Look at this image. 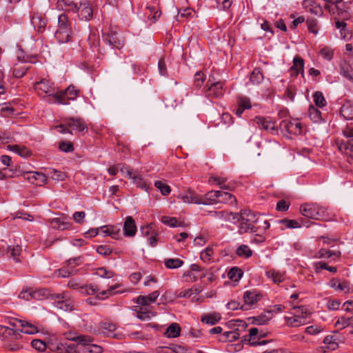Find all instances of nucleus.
Instances as JSON below:
<instances>
[{
	"label": "nucleus",
	"mask_w": 353,
	"mask_h": 353,
	"mask_svg": "<svg viewBox=\"0 0 353 353\" xmlns=\"http://www.w3.org/2000/svg\"><path fill=\"white\" fill-rule=\"evenodd\" d=\"M216 215L223 216L225 214L228 216L229 220L232 219L234 223L238 222L239 232V234L248 232H261L263 233L270 228V224L263 223V225H257L256 223H259L258 214L250 210H242L239 213L225 212L224 211L214 212Z\"/></svg>",
	"instance_id": "nucleus-1"
},
{
	"label": "nucleus",
	"mask_w": 353,
	"mask_h": 353,
	"mask_svg": "<svg viewBox=\"0 0 353 353\" xmlns=\"http://www.w3.org/2000/svg\"><path fill=\"white\" fill-rule=\"evenodd\" d=\"M102 41L103 44H101L99 36L94 33H90L88 36V41L90 48L93 52L98 53V58L100 55L104 56L110 50L114 49L121 50L125 44L123 37L112 30L103 33Z\"/></svg>",
	"instance_id": "nucleus-2"
},
{
	"label": "nucleus",
	"mask_w": 353,
	"mask_h": 353,
	"mask_svg": "<svg viewBox=\"0 0 353 353\" xmlns=\"http://www.w3.org/2000/svg\"><path fill=\"white\" fill-rule=\"evenodd\" d=\"M33 88L37 95L41 98L52 97L54 101H51L50 99V103L60 102L59 100L61 99V95L58 94L59 90L54 86V83L49 79L41 78L34 83Z\"/></svg>",
	"instance_id": "nucleus-3"
},
{
	"label": "nucleus",
	"mask_w": 353,
	"mask_h": 353,
	"mask_svg": "<svg viewBox=\"0 0 353 353\" xmlns=\"http://www.w3.org/2000/svg\"><path fill=\"white\" fill-rule=\"evenodd\" d=\"M301 214L307 218L327 221L330 219L327 209L316 203H305L300 206Z\"/></svg>",
	"instance_id": "nucleus-4"
},
{
	"label": "nucleus",
	"mask_w": 353,
	"mask_h": 353,
	"mask_svg": "<svg viewBox=\"0 0 353 353\" xmlns=\"http://www.w3.org/2000/svg\"><path fill=\"white\" fill-rule=\"evenodd\" d=\"M343 134L347 140L336 139L335 144L341 153L350 158L348 161L352 163H353V128L347 126L343 130Z\"/></svg>",
	"instance_id": "nucleus-5"
},
{
	"label": "nucleus",
	"mask_w": 353,
	"mask_h": 353,
	"mask_svg": "<svg viewBox=\"0 0 353 353\" xmlns=\"http://www.w3.org/2000/svg\"><path fill=\"white\" fill-rule=\"evenodd\" d=\"M280 128L289 135H299L302 133L303 126L298 119H287L280 123Z\"/></svg>",
	"instance_id": "nucleus-6"
},
{
	"label": "nucleus",
	"mask_w": 353,
	"mask_h": 353,
	"mask_svg": "<svg viewBox=\"0 0 353 353\" xmlns=\"http://www.w3.org/2000/svg\"><path fill=\"white\" fill-rule=\"evenodd\" d=\"M52 299L54 300L55 306L60 310L65 312L74 310V303L68 298L65 292L53 294Z\"/></svg>",
	"instance_id": "nucleus-7"
},
{
	"label": "nucleus",
	"mask_w": 353,
	"mask_h": 353,
	"mask_svg": "<svg viewBox=\"0 0 353 353\" xmlns=\"http://www.w3.org/2000/svg\"><path fill=\"white\" fill-rule=\"evenodd\" d=\"M80 92V90L78 89L74 85H70L67 88L64 90H58V94L61 95V99H60V102H56L58 104L62 105H68L69 100H75Z\"/></svg>",
	"instance_id": "nucleus-8"
},
{
	"label": "nucleus",
	"mask_w": 353,
	"mask_h": 353,
	"mask_svg": "<svg viewBox=\"0 0 353 353\" xmlns=\"http://www.w3.org/2000/svg\"><path fill=\"white\" fill-rule=\"evenodd\" d=\"M225 81L212 83L205 90V96L209 99H217L223 96Z\"/></svg>",
	"instance_id": "nucleus-9"
},
{
	"label": "nucleus",
	"mask_w": 353,
	"mask_h": 353,
	"mask_svg": "<svg viewBox=\"0 0 353 353\" xmlns=\"http://www.w3.org/2000/svg\"><path fill=\"white\" fill-rule=\"evenodd\" d=\"M31 23L33 26L34 30L39 33H43L45 32L48 19L46 17L39 12H34L30 16Z\"/></svg>",
	"instance_id": "nucleus-10"
},
{
	"label": "nucleus",
	"mask_w": 353,
	"mask_h": 353,
	"mask_svg": "<svg viewBox=\"0 0 353 353\" xmlns=\"http://www.w3.org/2000/svg\"><path fill=\"white\" fill-rule=\"evenodd\" d=\"M254 122L257 124L259 128L263 129L272 134H274L277 132L275 122L269 117H255Z\"/></svg>",
	"instance_id": "nucleus-11"
},
{
	"label": "nucleus",
	"mask_w": 353,
	"mask_h": 353,
	"mask_svg": "<svg viewBox=\"0 0 353 353\" xmlns=\"http://www.w3.org/2000/svg\"><path fill=\"white\" fill-rule=\"evenodd\" d=\"M79 18L81 20L88 21L92 18L93 10L90 3L88 1L81 2L77 7Z\"/></svg>",
	"instance_id": "nucleus-12"
},
{
	"label": "nucleus",
	"mask_w": 353,
	"mask_h": 353,
	"mask_svg": "<svg viewBox=\"0 0 353 353\" xmlns=\"http://www.w3.org/2000/svg\"><path fill=\"white\" fill-rule=\"evenodd\" d=\"M1 339H13L19 340L21 338V334L19 332L18 330H14L12 327L8 326L1 325Z\"/></svg>",
	"instance_id": "nucleus-13"
},
{
	"label": "nucleus",
	"mask_w": 353,
	"mask_h": 353,
	"mask_svg": "<svg viewBox=\"0 0 353 353\" xmlns=\"http://www.w3.org/2000/svg\"><path fill=\"white\" fill-rule=\"evenodd\" d=\"M258 334L259 330L256 327H252L249 330V334L244 336L241 341L243 343H248L250 345L253 347L265 345L270 342V341L268 340H263L260 341H252L254 339V337L258 335Z\"/></svg>",
	"instance_id": "nucleus-14"
},
{
	"label": "nucleus",
	"mask_w": 353,
	"mask_h": 353,
	"mask_svg": "<svg viewBox=\"0 0 353 353\" xmlns=\"http://www.w3.org/2000/svg\"><path fill=\"white\" fill-rule=\"evenodd\" d=\"M159 294L160 292L156 290L146 296L140 295L137 298L136 303L141 307H146L154 303Z\"/></svg>",
	"instance_id": "nucleus-15"
},
{
	"label": "nucleus",
	"mask_w": 353,
	"mask_h": 353,
	"mask_svg": "<svg viewBox=\"0 0 353 353\" xmlns=\"http://www.w3.org/2000/svg\"><path fill=\"white\" fill-rule=\"evenodd\" d=\"M302 5L307 12L315 15L321 16L323 13L321 6L314 0H303Z\"/></svg>",
	"instance_id": "nucleus-16"
},
{
	"label": "nucleus",
	"mask_w": 353,
	"mask_h": 353,
	"mask_svg": "<svg viewBox=\"0 0 353 353\" xmlns=\"http://www.w3.org/2000/svg\"><path fill=\"white\" fill-rule=\"evenodd\" d=\"M261 294L256 290H248L244 292L243 300L245 307L251 306L261 300Z\"/></svg>",
	"instance_id": "nucleus-17"
},
{
	"label": "nucleus",
	"mask_w": 353,
	"mask_h": 353,
	"mask_svg": "<svg viewBox=\"0 0 353 353\" xmlns=\"http://www.w3.org/2000/svg\"><path fill=\"white\" fill-rule=\"evenodd\" d=\"M137 225L134 219L128 216L125 218L123 224V234L127 237H132L137 233Z\"/></svg>",
	"instance_id": "nucleus-18"
},
{
	"label": "nucleus",
	"mask_w": 353,
	"mask_h": 353,
	"mask_svg": "<svg viewBox=\"0 0 353 353\" xmlns=\"http://www.w3.org/2000/svg\"><path fill=\"white\" fill-rule=\"evenodd\" d=\"M304 60L299 55H296L293 59V65L290 68L291 74L297 77L299 73L304 74Z\"/></svg>",
	"instance_id": "nucleus-19"
},
{
	"label": "nucleus",
	"mask_w": 353,
	"mask_h": 353,
	"mask_svg": "<svg viewBox=\"0 0 353 353\" xmlns=\"http://www.w3.org/2000/svg\"><path fill=\"white\" fill-rule=\"evenodd\" d=\"M220 191L211 190L202 196V204L205 205L219 203Z\"/></svg>",
	"instance_id": "nucleus-20"
},
{
	"label": "nucleus",
	"mask_w": 353,
	"mask_h": 353,
	"mask_svg": "<svg viewBox=\"0 0 353 353\" xmlns=\"http://www.w3.org/2000/svg\"><path fill=\"white\" fill-rule=\"evenodd\" d=\"M46 291L47 290L46 289H40L32 292L29 290H22L20 292L19 297L27 301L32 299H40L41 296H45L46 295Z\"/></svg>",
	"instance_id": "nucleus-21"
},
{
	"label": "nucleus",
	"mask_w": 353,
	"mask_h": 353,
	"mask_svg": "<svg viewBox=\"0 0 353 353\" xmlns=\"http://www.w3.org/2000/svg\"><path fill=\"white\" fill-rule=\"evenodd\" d=\"M67 125L73 130H77L79 132L88 131L87 125L81 118L71 117L69 119Z\"/></svg>",
	"instance_id": "nucleus-22"
},
{
	"label": "nucleus",
	"mask_w": 353,
	"mask_h": 353,
	"mask_svg": "<svg viewBox=\"0 0 353 353\" xmlns=\"http://www.w3.org/2000/svg\"><path fill=\"white\" fill-rule=\"evenodd\" d=\"M54 37L59 43H67L71 38V30L70 28H59L56 31Z\"/></svg>",
	"instance_id": "nucleus-23"
},
{
	"label": "nucleus",
	"mask_w": 353,
	"mask_h": 353,
	"mask_svg": "<svg viewBox=\"0 0 353 353\" xmlns=\"http://www.w3.org/2000/svg\"><path fill=\"white\" fill-rule=\"evenodd\" d=\"M340 74L345 79L353 81V68L347 61H341L339 65Z\"/></svg>",
	"instance_id": "nucleus-24"
},
{
	"label": "nucleus",
	"mask_w": 353,
	"mask_h": 353,
	"mask_svg": "<svg viewBox=\"0 0 353 353\" xmlns=\"http://www.w3.org/2000/svg\"><path fill=\"white\" fill-rule=\"evenodd\" d=\"M335 26L340 30L341 36L344 39H349L352 37V33L347 29V23L344 21H340L339 19H334Z\"/></svg>",
	"instance_id": "nucleus-25"
},
{
	"label": "nucleus",
	"mask_w": 353,
	"mask_h": 353,
	"mask_svg": "<svg viewBox=\"0 0 353 353\" xmlns=\"http://www.w3.org/2000/svg\"><path fill=\"white\" fill-rule=\"evenodd\" d=\"M221 319V314L217 312L203 314L201 316V321L205 324L211 325L216 324Z\"/></svg>",
	"instance_id": "nucleus-26"
},
{
	"label": "nucleus",
	"mask_w": 353,
	"mask_h": 353,
	"mask_svg": "<svg viewBox=\"0 0 353 353\" xmlns=\"http://www.w3.org/2000/svg\"><path fill=\"white\" fill-rule=\"evenodd\" d=\"M19 323L21 330H19V332H23L28 334H34L39 332L37 327L29 322L26 321H18Z\"/></svg>",
	"instance_id": "nucleus-27"
},
{
	"label": "nucleus",
	"mask_w": 353,
	"mask_h": 353,
	"mask_svg": "<svg viewBox=\"0 0 353 353\" xmlns=\"http://www.w3.org/2000/svg\"><path fill=\"white\" fill-rule=\"evenodd\" d=\"M57 6L69 12H77L78 10L77 4L72 1L58 0Z\"/></svg>",
	"instance_id": "nucleus-28"
},
{
	"label": "nucleus",
	"mask_w": 353,
	"mask_h": 353,
	"mask_svg": "<svg viewBox=\"0 0 353 353\" xmlns=\"http://www.w3.org/2000/svg\"><path fill=\"white\" fill-rule=\"evenodd\" d=\"M100 328L102 332L108 336H114L113 332L116 330L117 326L114 323L109 321H104L100 323Z\"/></svg>",
	"instance_id": "nucleus-29"
},
{
	"label": "nucleus",
	"mask_w": 353,
	"mask_h": 353,
	"mask_svg": "<svg viewBox=\"0 0 353 353\" xmlns=\"http://www.w3.org/2000/svg\"><path fill=\"white\" fill-rule=\"evenodd\" d=\"M7 252L10 254V257H12L17 263L21 262L19 258L22 252V248L20 245H8Z\"/></svg>",
	"instance_id": "nucleus-30"
},
{
	"label": "nucleus",
	"mask_w": 353,
	"mask_h": 353,
	"mask_svg": "<svg viewBox=\"0 0 353 353\" xmlns=\"http://www.w3.org/2000/svg\"><path fill=\"white\" fill-rule=\"evenodd\" d=\"M263 74L259 68H255L250 76V80L254 85H259L263 81Z\"/></svg>",
	"instance_id": "nucleus-31"
},
{
	"label": "nucleus",
	"mask_w": 353,
	"mask_h": 353,
	"mask_svg": "<svg viewBox=\"0 0 353 353\" xmlns=\"http://www.w3.org/2000/svg\"><path fill=\"white\" fill-rule=\"evenodd\" d=\"M236 199L233 194L227 192L220 191L219 203H224L233 205H236Z\"/></svg>",
	"instance_id": "nucleus-32"
},
{
	"label": "nucleus",
	"mask_w": 353,
	"mask_h": 353,
	"mask_svg": "<svg viewBox=\"0 0 353 353\" xmlns=\"http://www.w3.org/2000/svg\"><path fill=\"white\" fill-rule=\"evenodd\" d=\"M80 353H101L103 347L94 344H87V345H79Z\"/></svg>",
	"instance_id": "nucleus-33"
},
{
	"label": "nucleus",
	"mask_w": 353,
	"mask_h": 353,
	"mask_svg": "<svg viewBox=\"0 0 353 353\" xmlns=\"http://www.w3.org/2000/svg\"><path fill=\"white\" fill-rule=\"evenodd\" d=\"M341 115L346 120L353 119V105L350 103L343 104L340 109Z\"/></svg>",
	"instance_id": "nucleus-34"
},
{
	"label": "nucleus",
	"mask_w": 353,
	"mask_h": 353,
	"mask_svg": "<svg viewBox=\"0 0 353 353\" xmlns=\"http://www.w3.org/2000/svg\"><path fill=\"white\" fill-rule=\"evenodd\" d=\"M310 119L314 123H320L323 121L321 112L313 105H310L308 110Z\"/></svg>",
	"instance_id": "nucleus-35"
},
{
	"label": "nucleus",
	"mask_w": 353,
	"mask_h": 353,
	"mask_svg": "<svg viewBox=\"0 0 353 353\" xmlns=\"http://www.w3.org/2000/svg\"><path fill=\"white\" fill-rule=\"evenodd\" d=\"M181 327L176 323H171L167 328L165 334L168 337L175 338L180 335Z\"/></svg>",
	"instance_id": "nucleus-36"
},
{
	"label": "nucleus",
	"mask_w": 353,
	"mask_h": 353,
	"mask_svg": "<svg viewBox=\"0 0 353 353\" xmlns=\"http://www.w3.org/2000/svg\"><path fill=\"white\" fill-rule=\"evenodd\" d=\"M268 315L266 314H261L259 316H253V317L250 318V319L252 320V323L254 325H259L266 324L272 318L270 316L271 312H268Z\"/></svg>",
	"instance_id": "nucleus-37"
},
{
	"label": "nucleus",
	"mask_w": 353,
	"mask_h": 353,
	"mask_svg": "<svg viewBox=\"0 0 353 353\" xmlns=\"http://www.w3.org/2000/svg\"><path fill=\"white\" fill-rule=\"evenodd\" d=\"M100 290L98 286L93 284L83 285L81 288L80 293L83 295H94Z\"/></svg>",
	"instance_id": "nucleus-38"
},
{
	"label": "nucleus",
	"mask_w": 353,
	"mask_h": 353,
	"mask_svg": "<svg viewBox=\"0 0 353 353\" xmlns=\"http://www.w3.org/2000/svg\"><path fill=\"white\" fill-rule=\"evenodd\" d=\"M240 334L238 332V330L231 332H225L222 335L221 339H219L221 342H227V341H234L239 338Z\"/></svg>",
	"instance_id": "nucleus-39"
},
{
	"label": "nucleus",
	"mask_w": 353,
	"mask_h": 353,
	"mask_svg": "<svg viewBox=\"0 0 353 353\" xmlns=\"http://www.w3.org/2000/svg\"><path fill=\"white\" fill-rule=\"evenodd\" d=\"M323 343L326 345V347L331 350H335L339 347L336 339L332 335L326 336L323 339Z\"/></svg>",
	"instance_id": "nucleus-40"
},
{
	"label": "nucleus",
	"mask_w": 353,
	"mask_h": 353,
	"mask_svg": "<svg viewBox=\"0 0 353 353\" xmlns=\"http://www.w3.org/2000/svg\"><path fill=\"white\" fill-rule=\"evenodd\" d=\"M165 266L168 269H176L183 265V261L179 259H168L165 260Z\"/></svg>",
	"instance_id": "nucleus-41"
},
{
	"label": "nucleus",
	"mask_w": 353,
	"mask_h": 353,
	"mask_svg": "<svg viewBox=\"0 0 353 353\" xmlns=\"http://www.w3.org/2000/svg\"><path fill=\"white\" fill-rule=\"evenodd\" d=\"M266 275L269 279H271L274 283H280L284 281V275L275 270L268 271Z\"/></svg>",
	"instance_id": "nucleus-42"
},
{
	"label": "nucleus",
	"mask_w": 353,
	"mask_h": 353,
	"mask_svg": "<svg viewBox=\"0 0 353 353\" xmlns=\"http://www.w3.org/2000/svg\"><path fill=\"white\" fill-rule=\"evenodd\" d=\"M30 69V66L26 65H17L12 71V74L16 78L23 77Z\"/></svg>",
	"instance_id": "nucleus-43"
},
{
	"label": "nucleus",
	"mask_w": 353,
	"mask_h": 353,
	"mask_svg": "<svg viewBox=\"0 0 353 353\" xmlns=\"http://www.w3.org/2000/svg\"><path fill=\"white\" fill-rule=\"evenodd\" d=\"M236 253L239 256L244 257L245 259H248L252 255V250L247 245H240L237 248Z\"/></svg>",
	"instance_id": "nucleus-44"
},
{
	"label": "nucleus",
	"mask_w": 353,
	"mask_h": 353,
	"mask_svg": "<svg viewBox=\"0 0 353 353\" xmlns=\"http://www.w3.org/2000/svg\"><path fill=\"white\" fill-rule=\"evenodd\" d=\"M146 9L150 12L148 14V19H150L152 22H155L161 16V12L154 6H148L146 7Z\"/></svg>",
	"instance_id": "nucleus-45"
},
{
	"label": "nucleus",
	"mask_w": 353,
	"mask_h": 353,
	"mask_svg": "<svg viewBox=\"0 0 353 353\" xmlns=\"http://www.w3.org/2000/svg\"><path fill=\"white\" fill-rule=\"evenodd\" d=\"M335 326H340L341 329L348 326L353 327V316L352 317H344L339 318L335 323Z\"/></svg>",
	"instance_id": "nucleus-46"
},
{
	"label": "nucleus",
	"mask_w": 353,
	"mask_h": 353,
	"mask_svg": "<svg viewBox=\"0 0 353 353\" xmlns=\"http://www.w3.org/2000/svg\"><path fill=\"white\" fill-rule=\"evenodd\" d=\"M61 345L66 353H80V348L79 347L78 344L67 342L65 343H61Z\"/></svg>",
	"instance_id": "nucleus-47"
},
{
	"label": "nucleus",
	"mask_w": 353,
	"mask_h": 353,
	"mask_svg": "<svg viewBox=\"0 0 353 353\" xmlns=\"http://www.w3.org/2000/svg\"><path fill=\"white\" fill-rule=\"evenodd\" d=\"M315 105L319 108H323L326 105L325 99L321 92L316 91L313 94Z\"/></svg>",
	"instance_id": "nucleus-48"
},
{
	"label": "nucleus",
	"mask_w": 353,
	"mask_h": 353,
	"mask_svg": "<svg viewBox=\"0 0 353 353\" xmlns=\"http://www.w3.org/2000/svg\"><path fill=\"white\" fill-rule=\"evenodd\" d=\"M154 186L159 189L161 194L164 196L170 194L171 192L170 187L168 185L164 183L162 181H156L154 182Z\"/></svg>",
	"instance_id": "nucleus-49"
},
{
	"label": "nucleus",
	"mask_w": 353,
	"mask_h": 353,
	"mask_svg": "<svg viewBox=\"0 0 353 353\" xmlns=\"http://www.w3.org/2000/svg\"><path fill=\"white\" fill-rule=\"evenodd\" d=\"M52 227L55 229L64 230L68 229L70 224L69 223L62 222L60 219H54L51 221Z\"/></svg>",
	"instance_id": "nucleus-50"
},
{
	"label": "nucleus",
	"mask_w": 353,
	"mask_h": 353,
	"mask_svg": "<svg viewBox=\"0 0 353 353\" xmlns=\"http://www.w3.org/2000/svg\"><path fill=\"white\" fill-rule=\"evenodd\" d=\"M307 25L308 30L310 32L314 33V34H316L319 32V28H318V21L317 19L315 18H308L307 19Z\"/></svg>",
	"instance_id": "nucleus-51"
},
{
	"label": "nucleus",
	"mask_w": 353,
	"mask_h": 353,
	"mask_svg": "<svg viewBox=\"0 0 353 353\" xmlns=\"http://www.w3.org/2000/svg\"><path fill=\"white\" fill-rule=\"evenodd\" d=\"M74 270L68 265V267H63L55 272L58 277H69L73 274Z\"/></svg>",
	"instance_id": "nucleus-52"
},
{
	"label": "nucleus",
	"mask_w": 353,
	"mask_h": 353,
	"mask_svg": "<svg viewBox=\"0 0 353 353\" xmlns=\"http://www.w3.org/2000/svg\"><path fill=\"white\" fill-rule=\"evenodd\" d=\"M95 274L102 278H112L114 273L112 271L108 270L106 268L102 267L96 270Z\"/></svg>",
	"instance_id": "nucleus-53"
},
{
	"label": "nucleus",
	"mask_w": 353,
	"mask_h": 353,
	"mask_svg": "<svg viewBox=\"0 0 353 353\" xmlns=\"http://www.w3.org/2000/svg\"><path fill=\"white\" fill-rule=\"evenodd\" d=\"M238 105L242 108L250 109L251 108L250 99L247 97L240 96L237 98Z\"/></svg>",
	"instance_id": "nucleus-54"
},
{
	"label": "nucleus",
	"mask_w": 353,
	"mask_h": 353,
	"mask_svg": "<svg viewBox=\"0 0 353 353\" xmlns=\"http://www.w3.org/2000/svg\"><path fill=\"white\" fill-rule=\"evenodd\" d=\"M321 56L327 61H330L334 56V51L330 48L325 46L320 50Z\"/></svg>",
	"instance_id": "nucleus-55"
},
{
	"label": "nucleus",
	"mask_w": 353,
	"mask_h": 353,
	"mask_svg": "<svg viewBox=\"0 0 353 353\" xmlns=\"http://www.w3.org/2000/svg\"><path fill=\"white\" fill-rule=\"evenodd\" d=\"M243 275V271L236 267H234L230 269L229 271L228 276L230 279L237 280L240 279Z\"/></svg>",
	"instance_id": "nucleus-56"
},
{
	"label": "nucleus",
	"mask_w": 353,
	"mask_h": 353,
	"mask_svg": "<svg viewBox=\"0 0 353 353\" xmlns=\"http://www.w3.org/2000/svg\"><path fill=\"white\" fill-rule=\"evenodd\" d=\"M210 181H213L217 183V185H220L221 188L225 190H230V187L228 185H225V183L227 181L226 178L212 176L210 179Z\"/></svg>",
	"instance_id": "nucleus-57"
},
{
	"label": "nucleus",
	"mask_w": 353,
	"mask_h": 353,
	"mask_svg": "<svg viewBox=\"0 0 353 353\" xmlns=\"http://www.w3.org/2000/svg\"><path fill=\"white\" fill-rule=\"evenodd\" d=\"M213 254V250L210 247H208L201 252L200 258L204 262H209L212 259V256Z\"/></svg>",
	"instance_id": "nucleus-58"
},
{
	"label": "nucleus",
	"mask_w": 353,
	"mask_h": 353,
	"mask_svg": "<svg viewBox=\"0 0 353 353\" xmlns=\"http://www.w3.org/2000/svg\"><path fill=\"white\" fill-rule=\"evenodd\" d=\"M59 148L60 150L65 152H73L74 150L72 143L70 141H61L59 143Z\"/></svg>",
	"instance_id": "nucleus-59"
},
{
	"label": "nucleus",
	"mask_w": 353,
	"mask_h": 353,
	"mask_svg": "<svg viewBox=\"0 0 353 353\" xmlns=\"http://www.w3.org/2000/svg\"><path fill=\"white\" fill-rule=\"evenodd\" d=\"M161 221L165 225H170L171 227H176L179 226L180 224L178 223V220L175 217H170L168 216H163L161 218Z\"/></svg>",
	"instance_id": "nucleus-60"
},
{
	"label": "nucleus",
	"mask_w": 353,
	"mask_h": 353,
	"mask_svg": "<svg viewBox=\"0 0 353 353\" xmlns=\"http://www.w3.org/2000/svg\"><path fill=\"white\" fill-rule=\"evenodd\" d=\"M31 346L35 350L43 352L46 349V344L40 339H34L31 342Z\"/></svg>",
	"instance_id": "nucleus-61"
},
{
	"label": "nucleus",
	"mask_w": 353,
	"mask_h": 353,
	"mask_svg": "<svg viewBox=\"0 0 353 353\" xmlns=\"http://www.w3.org/2000/svg\"><path fill=\"white\" fill-rule=\"evenodd\" d=\"M118 285H115L113 286H111L108 290H103L99 292V291L97 292V299L99 300H102L108 297L109 295L111 294L112 292L116 288H118Z\"/></svg>",
	"instance_id": "nucleus-62"
},
{
	"label": "nucleus",
	"mask_w": 353,
	"mask_h": 353,
	"mask_svg": "<svg viewBox=\"0 0 353 353\" xmlns=\"http://www.w3.org/2000/svg\"><path fill=\"white\" fill-rule=\"evenodd\" d=\"M97 252L104 256H108L112 254V250L109 245H101L97 247Z\"/></svg>",
	"instance_id": "nucleus-63"
},
{
	"label": "nucleus",
	"mask_w": 353,
	"mask_h": 353,
	"mask_svg": "<svg viewBox=\"0 0 353 353\" xmlns=\"http://www.w3.org/2000/svg\"><path fill=\"white\" fill-rule=\"evenodd\" d=\"M59 28H69L68 17L66 14L63 13L58 18Z\"/></svg>",
	"instance_id": "nucleus-64"
}]
</instances>
